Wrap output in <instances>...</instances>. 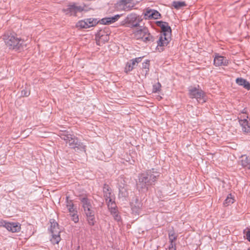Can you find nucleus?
<instances>
[{
    "mask_svg": "<svg viewBox=\"0 0 250 250\" xmlns=\"http://www.w3.org/2000/svg\"><path fill=\"white\" fill-rule=\"evenodd\" d=\"M121 16V15H116L113 17L103 18L101 20H98L97 19L94 18L86 19L78 21L76 26L77 28L82 29L94 26L99 22L102 24L108 25L117 21Z\"/></svg>",
    "mask_w": 250,
    "mask_h": 250,
    "instance_id": "obj_1",
    "label": "nucleus"
},
{
    "mask_svg": "<svg viewBox=\"0 0 250 250\" xmlns=\"http://www.w3.org/2000/svg\"><path fill=\"white\" fill-rule=\"evenodd\" d=\"M3 40L9 49L21 51L26 46L25 41L14 33H5L3 35Z\"/></svg>",
    "mask_w": 250,
    "mask_h": 250,
    "instance_id": "obj_2",
    "label": "nucleus"
},
{
    "mask_svg": "<svg viewBox=\"0 0 250 250\" xmlns=\"http://www.w3.org/2000/svg\"><path fill=\"white\" fill-rule=\"evenodd\" d=\"M158 176V172L151 170H148L146 173L140 174L137 183V188L142 191L147 190L148 186L154 184Z\"/></svg>",
    "mask_w": 250,
    "mask_h": 250,
    "instance_id": "obj_3",
    "label": "nucleus"
},
{
    "mask_svg": "<svg viewBox=\"0 0 250 250\" xmlns=\"http://www.w3.org/2000/svg\"><path fill=\"white\" fill-rule=\"evenodd\" d=\"M156 25L161 29V36L157 41L158 46H164L167 45L171 41V29L167 22L162 21H157Z\"/></svg>",
    "mask_w": 250,
    "mask_h": 250,
    "instance_id": "obj_4",
    "label": "nucleus"
},
{
    "mask_svg": "<svg viewBox=\"0 0 250 250\" xmlns=\"http://www.w3.org/2000/svg\"><path fill=\"white\" fill-rule=\"evenodd\" d=\"M60 137L64 140L69 146L75 149L76 151H85V146L80 142L77 138L73 135L68 134L67 132H62L60 134Z\"/></svg>",
    "mask_w": 250,
    "mask_h": 250,
    "instance_id": "obj_5",
    "label": "nucleus"
},
{
    "mask_svg": "<svg viewBox=\"0 0 250 250\" xmlns=\"http://www.w3.org/2000/svg\"><path fill=\"white\" fill-rule=\"evenodd\" d=\"M80 200L82 203V206L86 216L88 224L90 226H93L95 222V211L92 207L90 200L86 197H81Z\"/></svg>",
    "mask_w": 250,
    "mask_h": 250,
    "instance_id": "obj_6",
    "label": "nucleus"
},
{
    "mask_svg": "<svg viewBox=\"0 0 250 250\" xmlns=\"http://www.w3.org/2000/svg\"><path fill=\"white\" fill-rule=\"evenodd\" d=\"M188 95L190 98H195L198 102L205 103L206 102V95L205 92L197 87L190 86L188 88Z\"/></svg>",
    "mask_w": 250,
    "mask_h": 250,
    "instance_id": "obj_7",
    "label": "nucleus"
},
{
    "mask_svg": "<svg viewBox=\"0 0 250 250\" xmlns=\"http://www.w3.org/2000/svg\"><path fill=\"white\" fill-rule=\"evenodd\" d=\"M142 21V19L139 16H138L135 13H131L127 15L124 21H123V24H128L126 26L131 28L140 27V22Z\"/></svg>",
    "mask_w": 250,
    "mask_h": 250,
    "instance_id": "obj_8",
    "label": "nucleus"
},
{
    "mask_svg": "<svg viewBox=\"0 0 250 250\" xmlns=\"http://www.w3.org/2000/svg\"><path fill=\"white\" fill-rule=\"evenodd\" d=\"M51 226L50 231L52 234V238L50 239L51 243L53 244H58L61 240L60 233L61 232L60 229L59 228V224L53 220V221H50Z\"/></svg>",
    "mask_w": 250,
    "mask_h": 250,
    "instance_id": "obj_9",
    "label": "nucleus"
},
{
    "mask_svg": "<svg viewBox=\"0 0 250 250\" xmlns=\"http://www.w3.org/2000/svg\"><path fill=\"white\" fill-rule=\"evenodd\" d=\"M136 5V0H119L116 4L118 11H129Z\"/></svg>",
    "mask_w": 250,
    "mask_h": 250,
    "instance_id": "obj_10",
    "label": "nucleus"
},
{
    "mask_svg": "<svg viewBox=\"0 0 250 250\" xmlns=\"http://www.w3.org/2000/svg\"><path fill=\"white\" fill-rule=\"evenodd\" d=\"M141 28L135 33V36L137 39H141L145 42H153V38L148 32V30L145 27L140 26Z\"/></svg>",
    "mask_w": 250,
    "mask_h": 250,
    "instance_id": "obj_11",
    "label": "nucleus"
},
{
    "mask_svg": "<svg viewBox=\"0 0 250 250\" xmlns=\"http://www.w3.org/2000/svg\"><path fill=\"white\" fill-rule=\"evenodd\" d=\"M83 10V7L77 6L75 3H73L69 4L67 8L63 9L62 11L67 15L76 16L78 12H82Z\"/></svg>",
    "mask_w": 250,
    "mask_h": 250,
    "instance_id": "obj_12",
    "label": "nucleus"
},
{
    "mask_svg": "<svg viewBox=\"0 0 250 250\" xmlns=\"http://www.w3.org/2000/svg\"><path fill=\"white\" fill-rule=\"evenodd\" d=\"M239 122L242 126V130L245 132L250 131V119L248 120V117L246 115L241 116L239 118Z\"/></svg>",
    "mask_w": 250,
    "mask_h": 250,
    "instance_id": "obj_13",
    "label": "nucleus"
},
{
    "mask_svg": "<svg viewBox=\"0 0 250 250\" xmlns=\"http://www.w3.org/2000/svg\"><path fill=\"white\" fill-rule=\"evenodd\" d=\"M2 224L8 231L12 232H19L21 229L19 224L4 222Z\"/></svg>",
    "mask_w": 250,
    "mask_h": 250,
    "instance_id": "obj_14",
    "label": "nucleus"
},
{
    "mask_svg": "<svg viewBox=\"0 0 250 250\" xmlns=\"http://www.w3.org/2000/svg\"><path fill=\"white\" fill-rule=\"evenodd\" d=\"M228 63L229 61L226 57L220 56L219 54L215 55L214 58V64L216 66H227Z\"/></svg>",
    "mask_w": 250,
    "mask_h": 250,
    "instance_id": "obj_15",
    "label": "nucleus"
},
{
    "mask_svg": "<svg viewBox=\"0 0 250 250\" xmlns=\"http://www.w3.org/2000/svg\"><path fill=\"white\" fill-rule=\"evenodd\" d=\"M130 205L132 211L139 214V211L142 206V204L137 197L132 198Z\"/></svg>",
    "mask_w": 250,
    "mask_h": 250,
    "instance_id": "obj_16",
    "label": "nucleus"
},
{
    "mask_svg": "<svg viewBox=\"0 0 250 250\" xmlns=\"http://www.w3.org/2000/svg\"><path fill=\"white\" fill-rule=\"evenodd\" d=\"M65 203V207L64 208H63V212H65L67 211H68L70 214L74 212H77L76 208L74 207V205L72 201L69 200L68 197H66Z\"/></svg>",
    "mask_w": 250,
    "mask_h": 250,
    "instance_id": "obj_17",
    "label": "nucleus"
},
{
    "mask_svg": "<svg viewBox=\"0 0 250 250\" xmlns=\"http://www.w3.org/2000/svg\"><path fill=\"white\" fill-rule=\"evenodd\" d=\"M146 19H158L161 17V14L156 10L149 9L147 10L145 14Z\"/></svg>",
    "mask_w": 250,
    "mask_h": 250,
    "instance_id": "obj_18",
    "label": "nucleus"
},
{
    "mask_svg": "<svg viewBox=\"0 0 250 250\" xmlns=\"http://www.w3.org/2000/svg\"><path fill=\"white\" fill-rule=\"evenodd\" d=\"M111 189L108 185L104 184L103 187L104 196L106 202L110 203L113 201L111 198Z\"/></svg>",
    "mask_w": 250,
    "mask_h": 250,
    "instance_id": "obj_19",
    "label": "nucleus"
},
{
    "mask_svg": "<svg viewBox=\"0 0 250 250\" xmlns=\"http://www.w3.org/2000/svg\"><path fill=\"white\" fill-rule=\"evenodd\" d=\"M236 83L239 85L242 86L246 89L250 90V83L246 80L242 78H238L236 80Z\"/></svg>",
    "mask_w": 250,
    "mask_h": 250,
    "instance_id": "obj_20",
    "label": "nucleus"
},
{
    "mask_svg": "<svg viewBox=\"0 0 250 250\" xmlns=\"http://www.w3.org/2000/svg\"><path fill=\"white\" fill-rule=\"evenodd\" d=\"M240 163L243 167L250 169V157L246 155L242 156Z\"/></svg>",
    "mask_w": 250,
    "mask_h": 250,
    "instance_id": "obj_21",
    "label": "nucleus"
},
{
    "mask_svg": "<svg viewBox=\"0 0 250 250\" xmlns=\"http://www.w3.org/2000/svg\"><path fill=\"white\" fill-rule=\"evenodd\" d=\"M119 196L122 197H126L128 196V191L126 186H120L119 188Z\"/></svg>",
    "mask_w": 250,
    "mask_h": 250,
    "instance_id": "obj_22",
    "label": "nucleus"
},
{
    "mask_svg": "<svg viewBox=\"0 0 250 250\" xmlns=\"http://www.w3.org/2000/svg\"><path fill=\"white\" fill-rule=\"evenodd\" d=\"M135 65V63L131 60L130 62H127L126 64L125 68V72L127 73L128 72L132 71Z\"/></svg>",
    "mask_w": 250,
    "mask_h": 250,
    "instance_id": "obj_23",
    "label": "nucleus"
},
{
    "mask_svg": "<svg viewBox=\"0 0 250 250\" xmlns=\"http://www.w3.org/2000/svg\"><path fill=\"white\" fill-rule=\"evenodd\" d=\"M107 204L111 215L113 213L115 214L116 212L118 211L117 208H116V206L114 201H113L110 202V203H107Z\"/></svg>",
    "mask_w": 250,
    "mask_h": 250,
    "instance_id": "obj_24",
    "label": "nucleus"
},
{
    "mask_svg": "<svg viewBox=\"0 0 250 250\" xmlns=\"http://www.w3.org/2000/svg\"><path fill=\"white\" fill-rule=\"evenodd\" d=\"M186 6V4L184 1H173V7L176 9H181L183 7Z\"/></svg>",
    "mask_w": 250,
    "mask_h": 250,
    "instance_id": "obj_25",
    "label": "nucleus"
},
{
    "mask_svg": "<svg viewBox=\"0 0 250 250\" xmlns=\"http://www.w3.org/2000/svg\"><path fill=\"white\" fill-rule=\"evenodd\" d=\"M109 40V36L108 34L105 35L104 36H103L102 37L96 40L97 44L98 45H100L101 43H104L106 42Z\"/></svg>",
    "mask_w": 250,
    "mask_h": 250,
    "instance_id": "obj_26",
    "label": "nucleus"
},
{
    "mask_svg": "<svg viewBox=\"0 0 250 250\" xmlns=\"http://www.w3.org/2000/svg\"><path fill=\"white\" fill-rule=\"evenodd\" d=\"M234 202V199L232 198L231 194H229L227 198L225 199L224 205L225 206H228L232 204Z\"/></svg>",
    "mask_w": 250,
    "mask_h": 250,
    "instance_id": "obj_27",
    "label": "nucleus"
},
{
    "mask_svg": "<svg viewBox=\"0 0 250 250\" xmlns=\"http://www.w3.org/2000/svg\"><path fill=\"white\" fill-rule=\"evenodd\" d=\"M142 64L143 69L145 70V75H146L149 71V61L147 60H146V62H143Z\"/></svg>",
    "mask_w": 250,
    "mask_h": 250,
    "instance_id": "obj_28",
    "label": "nucleus"
},
{
    "mask_svg": "<svg viewBox=\"0 0 250 250\" xmlns=\"http://www.w3.org/2000/svg\"><path fill=\"white\" fill-rule=\"evenodd\" d=\"M108 34L104 30H100L96 34V40L102 37L103 36Z\"/></svg>",
    "mask_w": 250,
    "mask_h": 250,
    "instance_id": "obj_29",
    "label": "nucleus"
},
{
    "mask_svg": "<svg viewBox=\"0 0 250 250\" xmlns=\"http://www.w3.org/2000/svg\"><path fill=\"white\" fill-rule=\"evenodd\" d=\"M161 84L159 83H157L154 84L153 85V89H152V92L156 93L158 91H159L161 89Z\"/></svg>",
    "mask_w": 250,
    "mask_h": 250,
    "instance_id": "obj_30",
    "label": "nucleus"
},
{
    "mask_svg": "<svg viewBox=\"0 0 250 250\" xmlns=\"http://www.w3.org/2000/svg\"><path fill=\"white\" fill-rule=\"evenodd\" d=\"M71 219L75 222L77 223L79 221V217L78 215L77 214V212H74L70 214Z\"/></svg>",
    "mask_w": 250,
    "mask_h": 250,
    "instance_id": "obj_31",
    "label": "nucleus"
},
{
    "mask_svg": "<svg viewBox=\"0 0 250 250\" xmlns=\"http://www.w3.org/2000/svg\"><path fill=\"white\" fill-rule=\"evenodd\" d=\"M29 94H30V91L27 89H23L21 91V95L22 96L27 97L29 95Z\"/></svg>",
    "mask_w": 250,
    "mask_h": 250,
    "instance_id": "obj_32",
    "label": "nucleus"
},
{
    "mask_svg": "<svg viewBox=\"0 0 250 250\" xmlns=\"http://www.w3.org/2000/svg\"><path fill=\"white\" fill-rule=\"evenodd\" d=\"M114 219L117 221H120L121 219V216L119 215L118 211L112 214Z\"/></svg>",
    "mask_w": 250,
    "mask_h": 250,
    "instance_id": "obj_33",
    "label": "nucleus"
},
{
    "mask_svg": "<svg viewBox=\"0 0 250 250\" xmlns=\"http://www.w3.org/2000/svg\"><path fill=\"white\" fill-rule=\"evenodd\" d=\"M142 57L136 58L135 59H132L131 60L135 63V64L137 65V63L141 62L142 61Z\"/></svg>",
    "mask_w": 250,
    "mask_h": 250,
    "instance_id": "obj_34",
    "label": "nucleus"
},
{
    "mask_svg": "<svg viewBox=\"0 0 250 250\" xmlns=\"http://www.w3.org/2000/svg\"><path fill=\"white\" fill-rule=\"evenodd\" d=\"M246 237L247 240L249 241H250V230H248L246 234Z\"/></svg>",
    "mask_w": 250,
    "mask_h": 250,
    "instance_id": "obj_35",
    "label": "nucleus"
},
{
    "mask_svg": "<svg viewBox=\"0 0 250 250\" xmlns=\"http://www.w3.org/2000/svg\"><path fill=\"white\" fill-rule=\"evenodd\" d=\"M172 235H170V233H169V242L170 243V245H172V239L171 238V236Z\"/></svg>",
    "mask_w": 250,
    "mask_h": 250,
    "instance_id": "obj_36",
    "label": "nucleus"
},
{
    "mask_svg": "<svg viewBox=\"0 0 250 250\" xmlns=\"http://www.w3.org/2000/svg\"><path fill=\"white\" fill-rule=\"evenodd\" d=\"M246 113H247V111L245 109H244L243 110V111H242V113H243V114H246Z\"/></svg>",
    "mask_w": 250,
    "mask_h": 250,
    "instance_id": "obj_37",
    "label": "nucleus"
},
{
    "mask_svg": "<svg viewBox=\"0 0 250 250\" xmlns=\"http://www.w3.org/2000/svg\"><path fill=\"white\" fill-rule=\"evenodd\" d=\"M76 250H80V247H78L77 249Z\"/></svg>",
    "mask_w": 250,
    "mask_h": 250,
    "instance_id": "obj_38",
    "label": "nucleus"
},
{
    "mask_svg": "<svg viewBox=\"0 0 250 250\" xmlns=\"http://www.w3.org/2000/svg\"><path fill=\"white\" fill-rule=\"evenodd\" d=\"M169 250H170V245L169 246Z\"/></svg>",
    "mask_w": 250,
    "mask_h": 250,
    "instance_id": "obj_39",
    "label": "nucleus"
}]
</instances>
